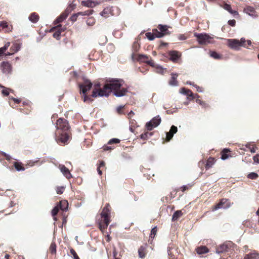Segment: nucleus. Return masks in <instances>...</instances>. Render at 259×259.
<instances>
[{"instance_id":"37998d69","label":"nucleus","mask_w":259,"mask_h":259,"mask_svg":"<svg viewBox=\"0 0 259 259\" xmlns=\"http://www.w3.org/2000/svg\"><path fill=\"white\" fill-rule=\"evenodd\" d=\"M61 30H57V31L54 33L53 36L57 39H59L61 35Z\"/></svg>"},{"instance_id":"dca6fc26","label":"nucleus","mask_w":259,"mask_h":259,"mask_svg":"<svg viewBox=\"0 0 259 259\" xmlns=\"http://www.w3.org/2000/svg\"><path fill=\"white\" fill-rule=\"evenodd\" d=\"M100 3L97 1H94L92 0H87L83 1L81 2V5L83 6L89 7V8H93L95 6L98 5Z\"/></svg>"},{"instance_id":"4468645a","label":"nucleus","mask_w":259,"mask_h":259,"mask_svg":"<svg viewBox=\"0 0 259 259\" xmlns=\"http://www.w3.org/2000/svg\"><path fill=\"white\" fill-rule=\"evenodd\" d=\"M178 132V128L176 126L172 125L169 132H165L166 141H169L173 137L175 134Z\"/></svg>"},{"instance_id":"69168bd1","label":"nucleus","mask_w":259,"mask_h":259,"mask_svg":"<svg viewBox=\"0 0 259 259\" xmlns=\"http://www.w3.org/2000/svg\"><path fill=\"white\" fill-rule=\"evenodd\" d=\"M178 38L180 40H185L187 39V37L184 34H179Z\"/></svg>"},{"instance_id":"412c9836","label":"nucleus","mask_w":259,"mask_h":259,"mask_svg":"<svg viewBox=\"0 0 259 259\" xmlns=\"http://www.w3.org/2000/svg\"><path fill=\"white\" fill-rule=\"evenodd\" d=\"M158 28L162 33L164 34V36L170 34V32L168 30V26L166 25L159 24Z\"/></svg>"},{"instance_id":"4c0bfd02","label":"nucleus","mask_w":259,"mask_h":259,"mask_svg":"<svg viewBox=\"0 0 259 259\" xmlns=\"http://www.w3.org/2000/svg\"><path fill=\"white\" fill-rule=\"evenodd\" d=\"M50 252L52 254L56 253V245L55 242H52L50 247Z\"/></svg>"},{"instance_id":"bf43d9fd","label":"nucleus","mask_w":259,"mask_h":259,"mask_svg":"<svg viewBox=\"0 0 259 259\" xmlns=\"http://www.w3.org/2000/svg\"><path fill=\"white\" fill-rule=\"evenodd\" d=\"M94 85V89H102V88H101V84L100 82H95Z\"/></svg>"},{"instance_id":"774afa93","label":"nucleus","mask_w":259,"mask_h":259,"mask_svg":"<svg viewBox=\"0 0 259 259\" xmlns=\"http://www.w3.org/2000/svg\"><path fill=\"white\" fill-rule=\"evenodd\" d=\"M177 108H174V109L172 110H167L166 111V113L167 114H171L172 113H174V112H175L177 110Z\"/></svg>"},{"instance_id":"6e6552de","label":"nucleus","mask_w":259,"mask_h":259,"mask_svg":"<svg viewBox=\"0 0 259 259\" xmlns=\"http://www.w3.org/2000/svg\"><path fill=\"white\" fill-rule=\"evenodd\" d=\"M59 136L55 138L56 142L59 144H66L69 139V136L66 132L59 133Z\"/></svg>"},{"instance_id":"79ce46f5","label":"nucleus","mask_w":259,"mask_h":259,"mask_svg":"<svg viewBox=\"0 0 259 259\" xmlns=\"http://www.w3.org/2000/svg\"><path fill=\"white\" fill-rule=\"evenodd\" d=\"M59 209L58 208V206L57 205L52 209V210L51 211L52 215L53 217H55L57 214V213L59 211Z\"/></svg>"},{"instance_id":"1a4fd4ad","label":"nucleus","mask_w":259,"mask_h":259,"mask_svg":"<svg viewBox=\"0 0 259 259\" xmlns=\"http://www.w3.org/2000/svg\"><path fill=\"white\" fill-rule=\"evenodd\" d=\"M2 72L4 74H11L12 71V66L8 61H3L0 65Z\"/></svg>"},{"instance_id":"bb28decb","label":"nucleus","mask_w":259,"mask_h":259,"mask_svg":"<svg viewBox=\"0 0 259 259\" xmlns=\"http://www.w3.org/2000/svg\"><path fill=\"white\" fill-rule=\"evenodd\" d=\"M66 17L65 15L62 13L58 17L56 18L55 20L54 21V24H57L58 23H61L63 21Z\"/></svg>"},{"instance_id":"72a5a7b5","label":"nucleus","mask_w":259,"mask_h":259,"mask_svg":"<svg viewBox=\"0 0 259 259\" xmlns=\"http://www.w3.org/2000/svg\"><path fill=\"white\" fill-rule=\"evenodd\" d=\"M210 56L211 57L215 59H220L221 58V56L215 51L210 52Z\"/></svg>"},{"instance_id":"e433bc0d","label":"nucleus","mask_w":259,"mask_h":259,"mask_svg":"<svg viewBox=\"0 0 259 259\" xmlns=\"http://www.w3.org/2000/svg\"><path fill=\"white\" fill-rule=\"evenodd\" d=\"M146 37L149 40H153L155 39V36L154 35V32L153 33L148 32L146 33L145 34Z\"/></svg>"},{"instance_id":"2eb2a0df","label":"nucleus","mask_w":259,"mask_h":259,"mask_svg":"<svg viewBox=\"0 0 259 259\" xmlns=\"http://www.w3.org/2000/svg\"><path fill=\"white\" fill-rule=\"evenodd\" d=\"M59 168L61 172L67 179H69L72 178V175L71 174L69 170L64 165L60 164L59 165Z\"/></svg>"},{"instance_id":"c9c22d12","label":"nucleus","mask_w":259,"mask_h":259,"mask_svg":"<svg viewBox=\"0 0 259 259\" xmlns=\"http://www.w3.org/2000/svg\"><path fill=\"white\" fill-rule=\"evenodd\" d=\"M0 88L3 89L2 91V93L4 95V96H8L9 95V89L6 88L1 84H0Z\"/></svg>"},{"instance_id":"4be33fe9","label":"nucleus","mask_w":259,"mask_h":259,"mask_svg":"<svg viewBox=\"0 0 259 259\" xmlns=\"http://www.w3.org/2000/svg\"><path fill=\"white\" fill-rule=\"evenodd\" d=\"M230 150L228 148H224L221 153V158L222 160H225L227 159L230 155L228 154V152H230Z\"/></svg>"},{"instance_id":"9d476101","label":"nucleus","mask_w":259,"mask_h":259,"mask_svg":"<svg viewBox=\"0 0 259 259\" xmlns=\"http://www.w3.org/2000/svg\"><path fill=\"white\" fill-rule=\"evenodd\" d=\"M169 59L173 62H177L181 57V53L178 51L171 50L168 52Z\"/></svg>"},{"instance_id":"473e14b6","label":"nucleus","mask_w":259,"mask_h":259,"mask_svg":"<svg viewBox=\"0 0 259 259\" xmlns=\"http://www.w3.org/2000/svg\"><path fill=\"white\" fill-rule=\"evenodd\" d=\"M153 32H154V35L155 36V38H161L164 36V34L162 33L160 30L158 31L157 29H153Z\"/></svg>"},{"instance_id":"680f3d73","label":"nucleus","mask_w":259,"mask_h":259,"mask_svg":"<svg viewBox=\"0 0 259 259\" xmlns=\"http://www.w3.org/2000/svg\"><path fill=\"white\" fill-rule=\"evenodd\" d=\"M94 11L93 10H89L84 11V16H90L92 15Z\"/></svg>"},{"instance_id":"9b49d317","label":"nucleus","mask_w":259,"mask_h":259,"mask_svg":"<svg viewBox=\"0 0 259 259\" xmlns=\"http://www.w3.org/2000/svg\"><path fill=\"white\" fill-rule=\"evenodd\" d=\"M243 12L254 19L256 18L258 16L254 8L251 6L245 7L243 9Z\"/></svg>"},{"instance_id":"49530a36","label":"nucleus","mask_w":259,"mask_h":259,"mask_svg":"<svg viewBox=\"0 0 259 259\" xmlns=\"http://www.w3.org/2000/svg\"><path fill=\"white\" fill-rule=\"evenodd\" d=\"M149 138V133L145 132L140 135V139L142 140H146Z\"/></svg>"},{"instance_id":"052dcab7","label":"nucleus","mask_w":259,"mask_h":259,"mask_svg":"<svg viewBox=\"0 0 259 259\" xmlns=\"http://www.w3.org/2000/svg\"><path fill=\"white\" fill-rule=\"evenodd\" d=\"M76 5L74 4L73 3H71L69 4L68 6V8H70L71 11L73 10L76 8Z\"/></svg>"},{"instance_id":"ddd939ff","label":"nucleus","mask_w":259,"mask_h":259,"mask_svg":"<svg viewBox=\"0 0 259 259\" xmlns=\"http://www.w3.org/2000/svg\"><path fill=\"white\" fill-rule=\"evenodd\" d=\"M180 93L187 96V99L189 100H192L194 99V94L189 89L185 88H182L180 90Z\"/></svg>"},{"instance_id":"a211bd4d","label":"nucleus","mask_w":259,"mask_h":259,"mask_svg":"<svg viewBox=\"0 0 259 259\" xmlns=\"http://www.w3.org/2000/svg\"><path fill=\"white\" fill-rule=\"evenodd\" d=\"M171 77L170 80L168 82V83L170 85L173 87H176L178 85V82L177 80V78L178 76V74L176 73H171Z\"/></svg>"},{"instance_id":"f704fd0d","label":"nucleus","mask_w":259,"mask_h":259,"mask_svg":"<svg viewBox=\"0 0 259 259\" xmlns=\"http://www.w3.org/2000/svg\"><path fill=\"white\" fill-rule=\"evenodd\" d=\"M39 158H37L35 160H30L27 162V165L32 167L39 161Z\"/></svg>"},{"instance_id":"f3484780","label":"nucleus","mask_w":259,"mask_h":259,"mask_svg":"<svg viewBox=\"0 0 259 259\" xmlns=\"http://www.w3.org/2000/svg\"><path fill=\"white\" fill-rule=\"evenodd\" d=\"M113 12V7L112 6H109L105 8L101 13L100 15L102 17H104L105 18L108 17L109 14H111V15H113L112 14Z\"/></svg>"},{"instance_id":"a19ab883","label":"nucleus","mask_w":259,"mask_h":259,"mask_svg":"<svg viewBox=\"0 0 259 259\" xmlns=\"http://www.w3.org/2000/svg\"><path fill=\"white\" fill-rule=\"evenodd\" d=\"M120 142V140L119 139L117 138H112L110 139L108 142V144L111 145L113 144H118Z\"/></svg>"},{"instance_id":"b1692460","label":"nucleus","mask_w":259,"mask_h":259,"mask_svg":"<svg viewBox=\"0 0 259 259\" xmlns=\"http://www.w3.org/2000/svg\"><path fill=\"white\" fill-rule=\"evenodd\" d=\"M182 215H183V212H182V210H178L176 211L174 213V214L172 216L171 221L172 222H175V221H177Z\"/></svg>"},{"instance_id":"f8f14e48","label":"nucleus","mask_w":259,"mask_h":259,"mask_svg":"<svg viewBox=\"0 0 259 259\" xmlns=\"http://www.w3.org/2000/svg\"><path fill=\"white\" fill-rule=\"evenodd\" d=\"M231 242L225 243L219 245L216 249V253L220 254L221 253L227 252L228 249L231 247Z\"/></svg>"},{"instance_id":"de8ad7c7","label":"nucleus","mask_w":259,"mask_h":259,"mask_svg":"<svg viewBox=\"0 0 259 259\" xmlns=\"http://www.w3.org/2000/svg\"><path fill=\"white\" fill-rule=\"evenodd\" d=\"M70 252L73 256L74 259H79V257H78L76 252L73 249L71 248L70 250Z\"/></svg>"},{"instance_id":"09e8293b","label":"nucleus","mask_w":259,"mask_h":259,"mask_svg":"<svg viewBox=\"0 0 259 259\" xmlns=\"http://www.w3.org/2000/svg\"><path fill=\"white\" fill-rule=\"evenodd\" d=\"M72 11L70 10V8L67 7V8L64 10L62 13L64 14V15L65 16V17L67 18L68 15L71 13Z\"/></svg>"},{"instance_id":"c03bdc74","label":"nucleus","mask_w":259,"mask_h":259,"mask_svg":"<svg viewBox=\"0 0 259 259\" xmlns=\"http://www.w3.org/2000/svg\"><path fill=\"white\" fill-rule=\"evenodd\" d=\"M196 102L197 103H198L199 104H200L201 106H202L203 107H204V108H206L208 106V104H207L206 103H205L204 102L199 100V99H197L196 100Z\"/></svg>"},{"instance_id":"aec40b11","label":"nucleus","mask_w":259,"mask_h":259,"mask_svg":"<svg viewBox=\"0 0 259 259\" xmlns=\"http://www.w3.org/2000/svg\"><path fill=\"white\" fill-rule=\"evenodd\" d=\"M39 15L35 12L31 13L28 17L29 20L33 23H37L39 20Z\"/></svg>"},{"instance_id":"4d7b16f0","label":"nucleus","mask_w":259,"mask_h":259,"mask_svg":"<svg viewBox=\"0 0 259 259\" xmlns=\"http://www.w3.org/2000/svg\"><path fill=\"white\" fill-rule=\"evenodd\" d=\"M114 148V147L112 146H108L107 145H104L103 146V149L104 151H108L110 150L113 149Z\"/></svg>"},{"instance_id":"6e6d98bb","label":"nucleus","mask_w":259,"mask_h":259,"mask_svg":"<svg viewBox=\"0 0 259 259\" xmlns=\"http://www.w3.org/2000/svg\"><path fill=\"white\" fill-rule=\"evenodd\" d=\"M95 23V21L93 19H92L91 18L88 19L87 21V24L89 26H92Z\"/></svg>"},{"instance_id":"7ed1b4c3","label":"nucleus","mask_w":259,"mask_h":259,"mask_svg":"<svg viewBox=\"0 0 259 259\" xmlns=\"http://www.w3.org/2000/svg\"><path fill=\"white\" fill-rule=\"evenodd\" d=\"M228 46L232 49L239 50L240 47H246V40L242 37L240 40L237 39H227Z\"/></svg>"},{"instance_id":"423d86ee","label":"nucleus","mask_w":259,"mask_h":259,"mask_svg":"<svg viewBox=\"0 0 259 259\" xmlns=\"http://www.w3.org/2000/svg\"><path fill=\"white\" fill-rule=\"evenodd\" d=\"M231 206V203L228 199L222 198L220 202L216 204L212 208V211H216L219 209H227Z\"/></svg>"},{"instance_id":"a878e982","label":"nucleus","mask_w":259,"mask_h":259,"mask_svg":"<svg viewBox=\"0 0 259 259\" xmlns=\"http://www.w3.org/2000/svg\"><path fill=\"white\" fill-rule=\"evenodd\" d=\"M14 165L18 171H24L25 169L21 162H15Z\"/></svg>"},{"instance_id":"e2e57ef3","label":"nucleus","mask_w":259,"mask_h":259,"mask_svg":"<svg viewBox=\"0 0 259 259\" xmlns=\"http://www.w3.org/2000/svg\"><path fill=\"white\" fill-rule=\"evenodd\" d=\"M124 108V106L123 105H120L119 106H118L117 108H116V111L119 113V114H121L122 113L121 112V109H123Z\"/></svg>"},{"instance_id":"f257e3e1","label":"nucleus","mask_w":259,"mask_h":259,"mask_svg":"<svg viewBox=\"0 0 259 259\" xmlns=\"http://www.w3.org/2000/svg\"><path fill=\"white\" fill-rule=\"evenodd\" d=\"M82 79L83 82L78 84V88L83 102L85 103H92L93 98L108 97L111 93L116 97L120 98L125 96L128 92L127 88H122L124 82L122 79L108 78L106 79L102 89H94L92 95L88 96L87 93L92 89L93 83L85 76H82Z\"/></svg>"},{"instance_id":"cd10ccee","label":"nucleus","mask_w":259,"mask_h":259,"mask_svg":"<svg viewBox=\"0 0 259 259\" xmlns=\"http://www.w3.org/2000/svg\"><path fill=\"white\" fill-rule=\"evenodd\" d=\"M258 254L256 253H251L250 254H246L244 259H258Z\"/></svg>"},{"instance_id":"6ab92c4d","label":"nucleus","mask_w":259,"mask_h":259,"mask_svg":"<svg viewBox=\"0 0 259 259\" xmlns=\"http://www.w3.org/2000/svg\"><path fill=\"white\" fill-rule=\"evenodd\" d=\"M68 205L67 201L65 200H62L57 204L59 209L63 211H66L68 210Z\"/></svg>"},{"instance_id":"39448f33","label":"nucleus","mask_w":259,"mask_h":259,"mask_svg":"<svg viewBox=\"0 0 259 259\" xmlns=\"http://www.w3.org/2000/svg\"><path fill=\"white\" fill-rule=\"evenodd\" d=\"M161 121V117L159 115H157L146 123V128L148 131H152L154 127L158 126Z\"/></svg>"},{"instance_id":"13d9d810","label":"nucleus","mask_w":259,"mask_h":259,"mask_svg":"<svg viewBox=\"0 0 259 259\" xmlns=\"http://www.w3.org/2000/svg\"><path fill=\"white\" fill-rule=\"evenodd\" d=\"M228 23L229 25L234 27L236 24V21L234 19L230 20L228 21Z\"/></svg>"},{"instance_id":"c756f323","label":"nucleus","mask_w":259,"mask_h":259,"mask_svg":"<svg viewBox=\"0 0 259 259\" xmlns=\"http://www.w3.org/2000/svg\"><path fill=\"white\" fill-rule=\"evenodd\" d=\"M10 45V42H8L6 44H5L3 47L0 48V56H2L3 55L5 54V52L8 49Z\"/></svg>"},{"instance_id":"20e7f679","label":"nucleus","mask_w":259,"mask_h":259,"mask_svg":"<svg viewBox=\"0 0 259 259\" xmlns=\"http://www.w3.org/2000/svg\"><path fill=\"white\" fill-rule=\"evenodd\" d=\"M194 36L197 38V41L200 45H205L211 43L210 39L212 37L206 33L195 32Z\"/></svg>"},{"instance_id":"338daca9","label":"nucleus","mask_w":259,"mask_h":259,"mask_svg":"<svg viewBox=\"0 0 259 259\" xmlns=\"http://www.w3.org/2000/svg\"><path fill=\"white\" fill-rule=\"evenodd\" d=\"M11 99L13 100L16 104H19L21 101L20 99L15 98L14 97H12Z\"/></svg>"},{"instance_id":"3c124183","label":"nucleus","mask_w":259,"mask_h":259,"mask_svg":"<svg viewBox=\"0 0 259 259\" xmlns=\"http://www.w3.org/2000/svg\"><path fill=\"white\" fill-rule=\"evenodd\" d=\"M223 8L225 10H227V11H228L229 12L230 11H232V8H231V6L229 4H228L227 3H225L224 5V6H223Z\"/></svg>"},{"instance_id":"58836bf2","label":"nucleus","mask_w":259,"mask_h":259,"mask_svg":"<svg viewBox=\"0 0 259 259\" xmlns=\"http://www.w3.org/2000/svg\"><path fill=\"white\" fill-rule=\"evenodd\" d=\"M257 177H258V174L254 172H250L247 175V178L251 179V180H255Z\"/></svg>"},{"instance_id":"393cba45","label":"nucleus","mask_w":259,"mask_h":259,"mask_svg":"<svg viewBox=\"0 0 259 259\" xmlns=\"http://www.w3.org/2000/svg\"><path fill=\"white\" fill-rule=\"evenodd\" d=\"M197 253L198 254H202L208 252V248L205 246H201L196 249Z\"/></svg>"},{"instance_id":"ea45409f","label":"nucleus","mask_w":259,"mask_h":259,"mask_svg":"<svg viewBox=\"0 0 259 259\" xmlns=\"http://www.w3.org/2000/svg\"><path fill=\"white\" fill-rule=\"evenodd\" d=\"M144 248L141 246L139 249H138V254L140 258H144L145 256V254L144 252Z\"/></svg>"},{"instance_id":"0eeeda50","label":"nucleus","mask_w":259,"mask_h":259,"mask_svg":"<svg viewBox=\"0 0 259 259\" xmlns=\"http://www.w3.org/2000/svg\"><path fill=\"white\" fill-rule=\"evenodd\" d=\"M56 127L57 130H60L62 132H66L69 130L70 126L66 119L60 118L57 120Z\"/></svg>"},{"instance_id":"2f4dec72","label":"nucleus","mask_w":259,"mask_h":259,"mask_svg":"<svg viewBox=\"0 0 259 259\" xmlns=\"http://www.w3.org/2000/svg\"><path fill=\"white\" fill-rule=\"evenodd\" d=\"M20 50V46L15 44L10 48V50L13 51V53H17Z\"/></svg>"},{"instance_id":"0e129e2a","label":"nucleus","mask_w":259,"mask_h":259,"mask_svg":"<svg viewBox=\"0 0 259 259\" xmlns=\"http://www.w3.org/2000/svg\"><path fill=\"white\" fill-rule=\"evenodd\" d=\"M253 159L254 161L257 163H259V154H256L253 156Z\"/></svg>"},{"instance_id":"f03ea898","label":"nucleus","mask_w":259,"mask_h":259,"mask_svg":"<svg viewBox=\"0 0 259 259\" xmlns=\"http://www.w3.org/2000/svg\"><path fill=\"white\" fill-rule=\"evenodd\" d=\"M101 217L104 219V224L101 222L99 223V228L102 232H103L108 226L110 220V211L107 206L105 207L101 213Z\"/></svg>"},{"instance_id":"c85d7f7f","label":"nucleus","mask_w":259,"mask_h":259,"mask_svg":"<svg viewBox=\"0 0 259 259\" xmlns=\"http://www.w3.org/2000/svg\"><path fill=\"white\" fill-rule=\"evenodd\" d=\"M214 159L213 158L210 157L206 162L205 164V169L206 170L209 169L212 167V165L214 164Z\"/></svg>"},{"instance_id":"7c9ffc66","label":"nucleus","mask_w":259,"mask_h":259,"mask_svg":"<svg viewBox=\"0 0 259 259\" xmlns=\"http://www.w3.org/2000/svg\"><path fill=\"white\" fill-rule=\"evenodd\" d=\"M148 58V57L144 54H139L136 60L139 62H145L146 59Z\"/></svg>"},{"instance_id":"8fccbe9b","label":"nucleus","mask_w":259,"mask_h":259,"mask_svg":"<svg viewBox=\"0 0 259 259\" xmlns=\"http://www.w3.org/2000/svg\"><path fill=\"white\" fill-rule=\"evenodd\" d=\"M64 187H58L56 189V192L58 194H61L63 193L64 190Z\"/></svg>"},{"instance_id":"864d4df0","label":"nucleus","mask_w":259,"mask_h":259,"mask_svg":"<svg viewBox=\"0 0 259 259\" xmlns=\"http://www.w3.org/2000/svg\"><path fill=\"white\" fill-rule=\"evenodd\" d=\"M157 72L159 73L162 74L164 72V68L160 65L157 66L156 67Z\"/></svg>"},{"instance_id":"5701e85b","label":"nucleus","mask_w":259,"mask_h":259,"mask_svg":"<svg viewBox=\"0 0 259 259\" xmlns=\"http://www.w3.org/2000/svg\"><path fill=\"white\" fill-rule=\"evenodd\" d=\"M140 48V45L136 41H135L132 46L133 53L132 54V59L133 61L135 60V53L139 51Z\"/></svg>"},{"instance_id":"a18cd8bd","label":"nucleus","mask_w":259,"mask_h":259,"mask_svg":"<svg viewBox=\"0 0 259 259\" xmlns=\"http://www.w3.org/2000/svg\"><path fill=\"white\" fill-rule=\"evenodd\" d=\"M156 232H157V227H154L153 228H152V229L151 230V235H150V237L151 238H154V237L156 235Z\"/></svg>"},{"instance_id":"603ef678","label":"nucleus","mask_w":259,"mask_h":259,"mask_svg":"<svg viewBox=\"0 0 259 259\" xmlns=\"http://www.w3.org/2000/svg\"><path fill=\"white\" fill-rule=\"evenodd\" d=\"M78 15L76 13H75V14H73L70 17V20L74 22H75L76 20H77V17H78Z\"/></svg>"},{"instance_id":"5fc2aeb1","label":"nucleus","mask_w":259,"mask_h":259,"mask_svg":"<svg viewBox=\"0 0 259 259\" xmlns=\"http://www.w3.org/2000/svg\"><path fill=\"white\" fill-rule=\"evenodd\" d=\"M0 26L2 27L3 28H6L8 27V25L7 22L6 21H1L0 22Z\"/></svg>"}]
</instances>
